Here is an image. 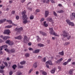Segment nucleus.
I'll return each instance as SVG.
<instances>
[{
	"label": "nucleus",
	"mask_w": 75,
	"mask_h": 75,
	"mask_svg": "<svg viewBox=\"0 0 75 75\" xmlns=\"http://www.w3.org/2000/svg\"><path fill=\"white\" fill-rule=\"evenodd\" d=\"M40 51V50L39 49H37L35 50V51H34L33 52V53H38V52H39Z\"/></svg>",
	"instance_id": "20"
},
{
	"label": "nucleus",
	"mask_w": 75,
	"mask_h": 75,
	"mask_svg": "<svg viewBox=\"0 0 75 75\" xmlns=\"http://www.w3.org/2000/svg\"><path fill=\"white\" fill-rule=\"evenodd\" d=\"M46 63L47 64H49L52 65V61L51 60H49L48 61L46 62Z\"/></svg>",
	"instance_id": "15"
},
{
	"label": "nucleus",
	"mask_w": 75,
	"mask_h": 75,
	"mask_svg": "<svg viewBox=\"0 0 75 75\" xmlns=\"http://www.w3.org/2000/svg\"><path fill=\"white\" fill-rule=\"evenodd\" d=\"M6 21V19H2L0 20V24H1V23H3L4 22H5Z\"/></svg>",
	"instance_id": "16"
},
{
	"label": "nucleus",
	"mask_w": 75,
	"mask_h": 75,
	"mask_svg": "<svg viewBox=\"0 0 75 75\" xmlns=\"http://www.w3.org/2000/svg\"><path fill=\"white\" fill-rule=\"evenodd\" d=\"M17 67V65H14L12 66V68H13V69H15Z\"/></svg>",
	"instance_id": "36"
},
{
	"label": "nucleus",
	"mask_w": 75,
	"mask_h": 75,
	"mask_svg": "<svg viewBox=\"0 0 75 75\" xmlns=\"http://www.w3.org/2000/svg\"><path fill=\"white\" fill-rule=\"evenodd\" d=\"M66 21L67 24L70 25H71V26H74L75 25L74 23L73 22H71V21L69 19L66 20Z\"/></svg>",
	"instance_id": "4"
},
{
	"label": "nucleus",
	"mask_w": 75,
	"mask_h": 75,
	"mask_svg": "<svg viewBox=\"0 0 75 75\" xmlns=\"http://www.w3.org/2000/svg\"><path fill=\"white\" fill-rule=\"evenodd\" d=\"M30 54L28 53H27L25 54V56L26 57H29Z\"/></svg>",
	"instance_id": "45"
},
{
	"label": "nucleus",
	"mask_w": 75,
	"mask_h": 75,
	"mask_svg": "<svg viewBox=\"0 0 75 75\" xmlns=\"http://www.w3.org/2000/svg\"><path fill=\"white\" fill-rule=\"evenodd\" d=\"M64 11L62 10H60L59 11H58L57 13H64Z\"/></svg>",
	"instance_id": "35"
},
{
	"label": "nucleus",
	"mask_w": 75,
	"mask_h": 75,
	"mask_svg": "<svg viewBox=\"0 0 75 75\" xmlns=\"http://www.w3.org/2000/svg\"><path fill=\"white\" fill-rule=\"evenodd\" d=\"M28 45L29 46H30V45H31V42H30L28 43Z\"/></svg>",
	"instance_id": "55"
},
{
	"label": "nucleus",
	"mask_w": 75,
	"mask_h": 75,
	"mask_svg": "<svg viewBox=\"0 0 75 75\" xmlns=\"http://www.w3.org/2000/svg\"><path fill=\"white\" fill-rule=\"evenodd\" d=\"M26 13V11H24V12L22 14L23 20V22L24 24H26L27 23L30 22L29 20L28 21V18L27 17V15L25 14Z\"/></svg>",
	"instance_id": "1"
},
{
	"label": "nucleus",
	"mask_w": 75,
	"mask_h": 75,
	"mask_svg": "<svg viewBox=\"0 0 75 75\" xmlns=\"http://www.w3.org/2000/svg\"><path fill=\"white\" fill-rule=\"evenodd\" d=\"M46 66L47 68H49L50 67H49V65H48V64H46Z\"/></svg>",
	"instance_id": "52"
},
{
	"label": "nucleus",
	"mask_w": 75,
	"mask_h": 75,
	"mask_svg": "<svg viewBox=\"0 0 75 75\" xmlns=\"http://www.w3.org/2000/svg\"><path fill=\"white\" fill-rule=\"evenodd\" d=\"M36 11L37 13V12L38 13V12H40V9H38L36 10Z\"/></svg>",
	"instance_id": "44"
},
{
	"label": "nucleus",
	"mask_w": 75,
	"mask_h": 75,
	"mask_svg": "<svg viewBox=\"0 0 75 75\" xmlns=\"http://www.w3.org/2000/svg\"><path fill=\"white\" fill-rule=\"evenodd\" d=\"M28 49L30 51V50H33V49H32V48L31 47H29Z\"/></svg>",
	"instance_id": "54"
},
{
	"label": "nucleus",
	"mask_w": 75,
	"mask_h": 75,
	"mask_svg": "<svg viewBox=\"0 0 75 75\" xmlns=\"http://www.w3.org/2000/svg\"><path fill=\"white\" fill-rule=\"evenodd\" d=\"M50 2V0H47L46 1V3H48Z\"/></svg>",
	"instance_id": "61"
},
{
	"label": "nucleus",
	"mask_w": 75,
	"mask_h": 75,
	"mask_svg": "<svg viewBox=\"0 0 75 75\" xmlns=\"http://www.w3.org/2000/svg\"><path fill=\"white\" fill-rule=\"evenodd\" d=\"M0 72H1V73H3L4 71H3V70H0Z\"/></svg>",
	"instance_id": "53"
},
{
	"label": "nucleus",
	"mask_w": 75,
	"mask_h": 75,
	"mask_svg": "<svg viewBox=\"0 0 75 75\" xmlns=\"http://www.w3.org/2000/svg\"><path fill=\"white\" fill-rule=\"evenodd\" d=\"M38 46L39 47H44V44H42L41 43H39L38 44Z\"/></svg>",
	"instance_id": "18"
},
{
	"label": "nucleus",
	"mask_w": 75,
	"mask_h": 75,
	"mask_svg": "<svg viewBox=\"0 0 75 75\" xmlns=\"http://www.w3.org/2000/svg\"><path fill=\"white\" fill-rule=\"evenodd\" d=\"M42 1L44 3H45V2L46 1V0H43Z\"/></svg>",
	"instance_id": "63"
},
{
	"label": "nucleus",
	"mask_w": 75,
	"mask_h": 75,
	"mask_svg": "<svg viewBox=\"0 0 75 75\" xmlns=\"http://www.w3.org/2000/svg\"><path fill=\"white\" fill-rule=\"evenodd\" d=\"M42 61L44 62H46V58L44 57L43 59H42Z\"/></svg>",
	"instance_id": "29"
},
{
	"label": "nucleus",
	"mask_w": 75,
	"mask_h": 75,
	"mask_svg": "<svg viewBox=\"0 0 75 75\" xmlns=\"http://www.w3.org/2000/svg\"><path fill=\"white\" fill-rule=\"evenodd\" d=\"M70 44V42H66L64 43V45H69V44Z\"/></svg>",
	"instance_id": "32"
},
{
	"label": "nucleus",
	"mask_w": 75,
	"mask_h": 75,
	"mask_svg": "<svg viewBox=\"0 0 75 75\" xmlns=\"http://www.w3.org/2000/svg\"><path fill=\"white\" fill-rule=\"evenodd\" d=\"M47 21H49L50 22H52V21H53L52 19V18H47Z\"/></svg>",
	"instance_id": "14"
},
{
	"label": "nucleus",
	"mask_w": 75,
	"mask_h": 75,
	"mask_svg": "<svg viewBox=\"0 0 75 75\" xmlns=\"http://www.w3.org/2000/svg\"><path fill=\"white\" fill-rule=\"evenodd\" d=\"M15 12L14 11H12V13L13 14H15Z\"/></svg>",
	"instance_id": "51"
},
{
	"label": "nucleus",
	"mask_w": 75,
	"mask_h": 75,
	"mask_svg": "<svg viewBox=\"0 0 75 75\" xmlns=\"http://www.w3.org/2000/svg\"><path fill=\"white\" fill-rule=\"evenodd\" d=\"M46 21H45L44 22L43 25L45 27H47V26L48 25V24L47 23H46Z\"/></svg>",
	"instance_id": "22"
},
{
	"label": "nucleus",
	"mask_w": 75,
	"mask_h": 75,
	"mask_svg": "<svg viewBox=\"0 0 75 75\" xmlns=\"http://www.w3.org/2000/svg\"><path fill=\"white\" fill-rule=\"evenodd\" d=\"M6 21H7V22H8L9 24H12L13 25H15L13 23H12V21L11 20H7Z\"/></svg>",
	"instance_id": "19"
},
{
	"label": "nucleus",
	"mask_w": 75,
	"mask_h": 75,
	"mask_svg": "<svg viewBox=\"0 0 75 75\" xmlns=\"http://www.w3.org/2000/svg\"><path fill=\"white\" fill-rule=\"evenodd\" d=\"M63 33L64 34L63 36L64 37H67L69 35V33L66 32L65 30L63 31Z\"/></svg>",
	"instance_id": "7"
},
{
	"label": "nucleus",
	"mask_w": 75,
	"mask_h": 75,
	"mask_svg": "<svg viewBox=\"0 0 75 75\" xmlns=\"http://www.w3.org/2000/svg\"><path fill=\"white\" fill-rule=\"evenodd\" d=\"M70 38H71V36H69L68 38H67V39L68 40H69L70 39Z\"/></svg>",
	"instance_id": "62"
},
{
	"label": "nucleus",
	"mask_w": 75,
	"mask_h": 75,
	"mask_svg": "<svg viewBox=\"0 0 75 75\" xmlns=\"http://www.w3.org/2000/svg\"><path fill=\"white\" fill-rule=\"evenodd\" d=\"M40 34H42V35L43 36H45L47 35V33H45V32H44L41 31H39Z\"/></svg>",
	"instance_id": "10"
},
{
	"label": "nucleus",
	"mask_w": 75,
	"mask_h": 75,
	"mask_svg": "<svg viewBox=\"0 0 75 75\" xmlns=\"http://www.w3.org/2000/svg\"><path fill=\"white\" fill-rule=\"evenodd\" d=\"M28 9H29V10H30V11H32V8L29 7V8H28Z\"/></svg>",
	"instance_id": "57"
},
{
	"label": "nucleus",
	"mask_w": 75,
	"mask_h": 75,
	"mask_svg": "<svg viewBox=\"0 0 75 75\" xmlns=\"http://www.w3.org/2000/svg\"><path fill=\"white\" fill-rule=\"evenodd\" d=\"M22 74V73H21L20 71H18V72L16 73V74L17 75H21Z\"/></svg>",
	"instance_id": "28"
},
{
	"label": "nucleus",
	"mask_w": 75,
	"mask_h": 75,
	"mask_svg": "<svg viewBox=\"0 0 75 75\" xmlns=\"http://www.w3.org/2000/svg\"><path fill=\"white\" fill-rule=\"evenodd\" d=\"M49 14V12L48 11H45V17H47Z\"/></svg>",
	"instance_id": "13"
},
{
	"label": "nucleus",
	"mask_w": 75,
	"mask_h": 75,
	"mask_svg": "<svg viewBox=\"0 0 75 75\" xmlns=\"http://www.w3.org/2000/svg\"><path fill=\"white\" fill-rule=\"evenodd\" d=\"M47 43H48V44H50V40H48L47 41Z\"/></svg>",
	"instance_id": "56"
},
{
	"label": "nucleus",
	"mask_w": 75,
	"mask_h": 75,
	"mask_svg": "<svg viewBox=\"0 0 75 75\" xmlns=\"http://www.w3.org/2000/svg\"><path fill=\"white\" fill-rule=\"evenodd\" d=\"M13 27V26L12 25H8V26H5V28H11V27Z\"/></svg>",
	"instance_id": "33"
},
{
	"label": "nucleus",
	"mask_w": 75,
	"mask_h": 75,
	"mask_svg": "<svg viewBox=\"0 0 75 75\" xmlns=\"http://www.w3.org/2000/svg\"><path fill=\"white\" fill-rule=\"evenodd\" d=\"M25 0H21V2L22 3H24V2H25Z\"/></svg>",
	"instance_id": "50"
},
{
	"label": "nucleus",
	"mask_w": 75,
	"mask_h": 75,
	"mask_svg": "<svg viewBox=\"0 0 75 75\" xmlns=\"http://www.w3.org/2000/svg\"><path fill=\"white\" fill-rule=\"evenodd\" d=\"M10 42V40H7L6 42V44H8L9 45Z\"/></svg>",
	"instance_id": "40"
},
{
	"label": "nucleus",
	"mask_w": 75,
	"mask_h": 75,
	"mask_svg": "<svg viewBox=\"0 0 75 75\" xmlns=\"http://www.w3.org/2000/svg\"><path fill=\"white\" fill-rule=\"evenodd\" d=\"M15 31H18V32H20L21 31H23V28L22 27H21L19 28H16L15 29Z\"/></svg>",
	"instance_id": "5"
},
{
	"label": "nucleus",
	"mask_w": 75,
	"mask_h": 75,
	"mask_svg": "<svg viewBox=\"0 0 75 75\" xmlns=\"http://www.w3.org/2000/svg\"><path fill=\"white\" fill-rule=\"evenodd\" d=\"M53 14L55 16L57 17V14L56 13L55 11H53Z\"/></svg>",
	"instance_id": "38"
},
{
	"label": "nucleus",
	"mask_w": 75,
	"mask_h": 75,
	"mask_svg": "<svg viewBox=\"0 0 75 75\" xmlns=\"http://www.w3.org/2000/svg\"><path fill=\"white\" fill-rule=\"evenodd\" d=\"M4 50L6 51V52H8L9 54H11V53H14L15 52V50L14 49H11V50H8L7 49H5Z\"/></svg>",
	"instance_id": "3"
},
{
	"label": "nucleus",
	"mask_w": 75,
	"mask_h": 75,
	"mask_svg": "<svg viewBox=\"0 0 75 75\" xmlns=\"http://www.w3.org/2000/svg\"><path fill=\"white\" fill-rule=\"evenodd\" d=\"M72 59H69L67 61V62L68 64L69 62H71V60Z\"/></svg>",
	"instance_id": "39"
},
{
	"label": "nucleus",
	"mask_w": 75,
	"mask_h": 75,
	"mask_svg": "<svg viewBox=\"0 0 75 75\" xmlns=\"http://www.w3.org/2000/svg\"><path fill=\"white\" fill-rule=\"evenodd\" d=\"M26 62L25 61H23L20 62V64H21V65H24V64H25Z\"/></svg>",
	"instance_id": "25"
},
{
	"label": "nucleus",
	"mask_w": 75,
	"mask_h": 75,
	"mask_svg": "<svg viewBox=\"0 0 75 75\" xmlns=\"http://www.w3.org/2000/svg\"><path fill=\"white\" fill-rule=\"evenodd\" d=\"M1 67V69H3L5 67H6V66L4 65L3 64H2L0 66Z\"/></svg>",
	"instance_id": "21"
},
{
	"label": "nucleus",
	"mask_w": 75,
	"mask_h": 75,
	"mask_svg": "<svg viewBox=\"0 0 75 75\" xmlns=\"http://www.w3.org/2000/svg\"><path fill=\"white\" fill-rule=\"evenodd\" d=\"M19 18L20 17H19L18 16H17L16 17V20H19Z\"/></svg>",
	"instance_id": "47"
},
{
	"label": "nucleus",
	"mask_w": 75,
	"mask_h": 75,
	"mask_svg": "<svg viewBox=\"0 0 75 75\" xmlns=\"http://www.w3.org/2000/svg\"><path fill=\"white\" fill-rule=\"evenodd\" d=\"M59 55H63L64 54V51H62V52H60L59 53Z\"/></svg>",
	"instance_id": "31"
},
{
	"label": "nucleus",
	"mask_w": 75,
	"mask_h": 75,
	"mask_svg": "<svg viewBox=\"0 0 75 75\" xmlns=\"http://www.w3.org/2000/svg\"><path fill=\"white\" fill-rule=\"evenodd\" d=\"M72 65H75V62H73L72 63Z\"/></svg>",
	"instance_id": "64"
},
{
	"label": "nucleus",
	"mask_w": 75,
	"mask_h": 75,
	"mask_svg": "<svg viewBox=\"0 0 75 75\" xmlns=\"http://www.w3.org/2000/svg\"><path fill=\"white\" fill-rule=\"evenodd\" d=\"M18 67L19 68H24L23 66H18Z\"/></svg>",
	"instance_id": "46"
},
{
	"label": "nucleus",
	"mask_w": 75,
	"mask_h": 75,
	"mask_svg": "<svg viewBox=\"0 0 75 75\" xmlns=\"http://www.w3.org/2000/svg\"><path fill=\"white\" fill-rule=\"evenodd\" d=\"M58 69H59V70H61V67H60V66H58Z\"/></svg>",
	"instance_id": "59"
},
{
	"label": "nucleus",
	"mask_w": 75,
	"mask_h": 75,
	"mask_svg": "<svg viewBox=\"0 0 75 75\" xmlns=\"http://www.w3.org/2000/svg\"><path fill=\"white\" fill-rule=\"evenodd\" d=\"M0 54L1 55H2V54H3V52L2 51H1L0 52Z\"/></svg>",
	"instance_id": "60"
},
{
	"label": "nucleus",
	"mask_w": 75,
	"mask_h": 75,
	"mask_svg": "<svg viewBox=\"0 0 75 75\" xmlns=\"http://www.w3.org/2000/svg\"><path fill=\"white\" fill-rule=\"evenodd\" d=\"M73 70L72 69H70L69 72V74H72L73 73Z\"/></svg>",
	"instance_id": "27"
},
{
	"label": "nucleus",
	"mask_w": 75,
	"mask_h": 75,
	"mask_svg": "<svg viewBox=\"0 0 75 75\" xmlns=\"http://www.w3.org/2000/svg\"><path fill=\"white\" fill-rule=\"evenodd\" d=\"M36 37L38 38V42H39L40 41H41V38H40L39 37V36H37Z\"/></svg>",
	"instance_id": "26"
},
{
	"label": "nucleus",
	"mask_w": 75,
	"mask_h": 75,
	"mask_svg": "<svg viewBox=\"0 0 75 75\" xmlns=\"http://www.w3.org/2000/svg\"><path fill=\"white\" fill-rule=\"evenodd\" d=\"M7 36H4L3 38V40H7Z\"/></svg>",
	"instance_id": "42"
},
{
	"label": "nucleus",
	"mask_w": 75,
	"mask_h": 75,
	"mask_svg": "<svg viewBox=\"0 0 75 75\" xmlns=\"http://www.w3.org/2000/svg\"><path fill=\"white\" fill-rule=\"evenodd\" d=\"M15 39H17L18 40H21L23 38V37L21 35L19 36L15 37Z\"/></svg>",
	"instance_id": "12"
},
{
	"label": "nucleus",
	"mask_w": 75,
	"mask_h": 75,
	"mask_svg": "<svg viewBox=\"0 0 75 75\" xmlns=\"http://www.w3.org/2000/svg\"><path fill=\"white\" fill-rule=\"evenodd\" d=\"M28 37L26 35H25L23 39V42L25 43H27L28 41Z\"/></svg>",
	"instance_id": "6"
},
{
	"label": "nucleus",
	"mask_w": 75,
	"mask_h": 75,
	"mask_svg": "<svg viewBox=\"0 0 75 75\" xmlns=\"http://www.w3.org/2000/svg\"><path fill=\"white\" fill-rule=\"evenodd\" d=\"M10 33V31L9 30H5L4 31V34H9Z\"/></svg>",
	"instance_id": "9"
},
{
	"label": "nucleus",
	"mask_w": 75,
	"mask_h": 75,
	"mask_svg": "<svg viewBox=\"0 0 75 75\" xmlns=\"http://www.w3.org/2000/svg\"><path fill=\"white\" fill-rule=\"evenodd\" d=\"M13 74V71H11L9 72V75H11Z\"/></svg>",
	"instance_id": "49"
},
{
	"label": "nucleus",
	"mask_w": 75,
	"mask_h": 75,
	"mask_svg": "<svg viewBox=\"0 0 75 75\" xmlns=\"http://www.w3.org/2000/svg\"><path fill=\"white\" fill-rule=\"evenodd\" d=\"M7 47V45H6L2 46L1 47H0V50L1 51L3 50V48H6Z\"/></svg>",
	"instance_id": "8"
},
{
	"label": "nucleus",
	"mask_w": 75,
	"mask_h": 75,
	"mask_svg": "<svg viewBox=\"0 0 75 75\" xmlns=\"http://www.w3.org/2000/svg\"><path fill=\"white\" fill-rule=\"evenodd\" d=\"M50 1L52 3H55V1L53 0H50Z\"/></svg>",
	"instance_id": "48"
},
{
	"label": "nucleus",
	"mask_w": 75,
	"mask_h": 75,
	"mask_svg": "<svg viewBox=\"0 0 75 75\" xmlns=\"http://www.w3.org/2000/svg\"><path fill=\"white\" fill-rule=\"evenodd\" d=\"M73 16H74V17H75V13H72Z\"/></svg>",
	"instance_id": "58"
},
{
	"label": "nucleus",
	"mask_w": 75,
	"mask_h": 75,
	"mask_svg": "<svg viewBox=\"0 0 75 75\" xmlns=\"http://www.w3.org/2000/svg\"><path fill=\"white\" fill-rule=\"evenodd\" d=\"M63 60V59L62 58H61L60 59L58 60L57 62L56 63L57 64H59L60 63H61V62Z\"/></svg>",
	"instance_id": "11"
},
{
	"label": "nucleus",
	"mask_w": 75,
	"mask_h": 75,
	"mask_svg": "<svg viewBox=\"0 0 75 75\" xmlns=\"http://www.w3.org/2000/svg\"><path fill=\"white\" fill-rule=\"evenodd\" d=\"M34 16L30 15V20H33V19H34Z\"/></svg>",
	"instance_id": "30"
},
{
	"label": "nucleus",
	"mask_w": 75,
	"mask_h": 75,
	"mask_svg": "<svg viewBox=\"0 0 75 75\" xmlns=\"http://www.w3.org/2000/svg\"><path fill=\"white\" fill-rule=\"evenodd\" d=\"M49 30V33L50 34H52V35H54L56 36H57V37H59V35H58L57 34V33H55L54 32L52 28H50Z\"/></svg>",
	"instance_id": "2"
},
{
	"label": "nucleus",
	"mask_w": 75,
	"mask_h": 75,
	"mask_svg": "<svg viewBox=\"0 0 75 75\" xmlns=\"http://www.w3.org/2000/svg\"><path fill=\"white\" fill-rule=\"evenodd\" d=\"M55 72V68L52 69L51 71V72L52 74H54Z\"/></svg>",
	"instance_id": "17"
},
{
	"label": "nucleus",
	"mask_w": 75,
	"mask_h": 75,
	"mask_svg": "<svg viewBox=\"0 0 75 75\" xmlns=\"http://www.w3.org/2000/svg\"><path fill=\"white\" fill-rule=\"evenodd\" d=\"M4 64L5 65V66H6L7 67H8V64H7V63L6 62H4Z\"/></svg>",
	"instance_id": "37"
},
{
	"label": "nucleus",
	"mask_w": 75,
	"mask_h": 75,
	"mask_svg": "<svg viewBox=\"0 0 75 75\" xmlns=\"http://www.w3.org/2000/svg\"><path fill=\"white\" fill-rule=\"evenodd\" d=\"M40 71L42 72V74L44 75H47V72L44 71L42 70H41Z\"/></svg>",
	"instance_id": "24"
},
{
	"label": "nucleus",
	"mask_w": 75,
	"mask_h": 75,
	"mask_svg": "<svg viewBox=\"0 0 75 75\" xmlns=\"http://www.w3.org/2000/svg\"><path fill=\"white\" fill-rule=\"evenodd\" d=\"M14 44V43L12 41H10L9 43V45H13Z\"/></svg>",
	"instance_id": "34"
},
{
	"label": "nucleus",
	"mask_w": 75,
	"mask_h": 75,
	"mask_svg": "<svg viewBox=\"0 0 75 75\" xmlns=\"http://www.w3.org/2000/svg\"><path fill=\"white\" fill-rule=\"evenodd\" d=\"M37 62L33 64V67H34L35 68L37 67Z\"/></svg>",
	"instance_id": "23"
},
{
	"label": "nucleus",
	"mask_w": 75,
	"mask_h": 75,
	"mask_svg": "<svg viewBox=\"0 0 75 75\" xmlns=\"http://www.w3.org/2000/svg\"><path fill=\"white\" fill-rule=\"evenodd\" d=\"M33 71V69H31L29 71L28 73H29V74H30V73H31V72H32Z\"/></svg>",
	"instance_id": "41"
},
{
	"label": "nucleus",
	"mask_w": 75,
	"mask_h": 75,
	"mask_svg": "<svg viewBox=\"0 0 75 75\" xmlns=\"http://www.w3.org/2000/svg\"><path fill=\"white\" fill-rule=\"evenodd\" d=\"M68 64V63H67V62H64V63H63V65H67V64Z\"/></svg>",
	"instance_id": "43"
}]
</instances>
